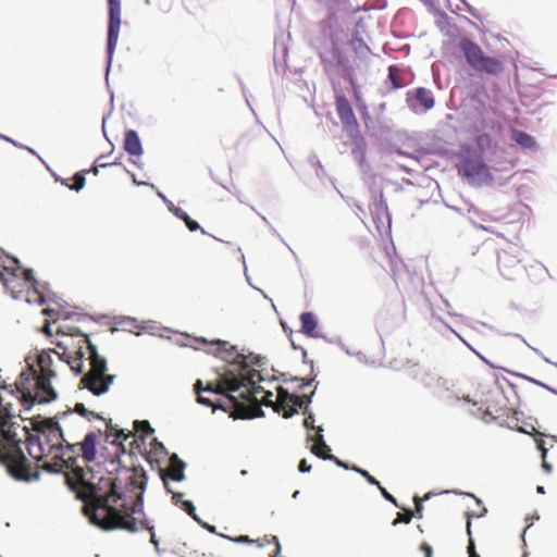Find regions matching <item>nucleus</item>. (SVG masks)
<instances>
[{
	"label": "nucleus",
	"mask_w": 557,
	"mask_h": 557,
	"mask_svg": "<svg viewBox=\"0 0 557 557\" xmlns=\"http://www.w3.org/2000/svg\"><path fill=\"white\" fill-rule=\"evenodd\" d=\"M124 474V480L108 475L95 483L87 478L84 468H78L67 476V486L84 502L83 512L90 523L106 531L121 529L135 533L138 528L128 500L136 497L141 502L147 476L137 468L126 469Z\"/></svg>",
	"instance_id": "obj_1"
},
{
	"label": "nucleus",
	"mask_w": 557,
	"mask_h": 557,
	"mask_svg": "<svg viewBox=\"0 0 557 557\" xmlns=\"http://www.w3.org/2000/svg\"><path fill=\"white\" fill-rule=\"evenodd\" d=\"M8 385H0V391ZM16 419L23 421L13 412L12 404L0 394V461L9 472L18 480H34L39 476V467L33 466L24 455L21 443L26 442V449L37 461L44 457L63 455L66 442L62 429L54 418L30 420V432L27 425H21Z\"/></svg>",
	"instance_id": "obj_2"
},
{
	"label": "nucleus",
	"mask_w": 557,
	"mask_h": 557,
	"mask_svg": "<svg viewBox=\"0 0 557 557\" xmlns=\"http://www.w3.org/2000/svg\"><path fill=\"white\" fill-rule=\"evenodd\" d=\"M248 385H194L197 401L213 410L221 409L234 419H252L263 416L253 393L243 391Z\"/></svg>",
	"instance_id": "obj_3"
},
{
	"label": "nucleus",
	"mask_w": 557,
	"mask_h": 557,
	"mask_svg": "<svg viewBox=\"0 0 557 557\" xmlns=\"http://www.w3.org/2000/svg\"><path fill=\"white\" fill-rule=\"evenodd\" d=\"M211 345L216 346L215 355L224 360L227 364V372L231 374L228 380L207 381L206 383H270L277 380L273 374L270 376L264 368L268 359L261 355L251 351L246 352L238 349L237 346L231 345L226 341L214 339Z\"/></svg>",
	"instance_id": "obj_4"
},
{
	"label": "nucleus",
	"mask_w": 557,
	"mask_h": 557,
	"mask_svg": "<svg viewBox=\"0 0 557 557\" xmlns=\"http://www.w3.org/2000/svg\"><path fill=\"white\" fill-rule=\"evenodd\" d=\"M101 435V430L91 431L85 435L83 442L81 443H66L65 451H63V455H55L52 457L51 461L44 462L40 468L48 472L54 473L63 472L64 470H71L64 473L65 482L67 483V476L73 475L74 470L79 468L76 466L78 458L76 453L78 450L82 453V458L85 462H92L97 457V444Z\"/></svg>",
	"instance_id": "obj_5"
},
{
	"label": "nucleus",
	"mask_w": 557,
	"mask_h": 557,
	"mask_svg": "<svg viewBox=\"0 0 557 557\" xmlns=\"http://www.w3.org/2000/svg\"><path fill=\"white\" fill-rule=\"evenodd\" d=\"M488 141L490 136L483 134L478 138L479 149H474L469 145L461 146L458 156L460 162L459 173L471 186L482 187L484 185H491L494 182V176L484 160L482 149V146Z\"/></svg>",
	"instance_id": "obj_6"
},
{
	"label": "nucleus",
	"mask_w": 557,
	"mask_h": 557,
	"mask_svg": "<svg viewBox=\"0 0 557 557\" xmlns=\"http://www.w3.org/2000/svg\"><path fill=\"white\" fill-rule=\"evenodd\" d=\"M244 392L253 393V399L264 406L273 407V409L277 412L283 411L284 418H289L294 413L297 412V408H302L308 406L310 399L308 396H298L295 394H289L286 389L282 387V385H277V397L276 401L272 400L273 394L271 392L264 391L262 385H248L247 387H243ZM262 411V409L260 408Z\"/></svg>",
	"instance_id": "obj_7"
},
{
	"label": "nucleus",
	"mask_w": 557,
	"mask_h": 557,
	"mask_svg": "<svg viewBox=\"0 0 557 557\" xmlns=\"http://www.w3.org/2000/svg\"><path fill=\"white\" fill-rule=\"evenodd\" d=\"M57 354L54 349L36 350L29 354L26 359L25 369L21 370L20 376L22 383H51L57 377V371L52 368V354Z\"/></svg>",
	"instance_id": "obj_8"
},
{
	"label": "nucleus",
	"mask_w": 557,
	"mask_h": 557,
	"mask_svg": "<svg viewBox=\"0 0 557 557\" xmlns=\"http://www.w3.org/2000/svg\"><path fill=\"white\" fill-rule=\"evenodd\" d=\"M458 47L467 63L478 73L497 75L504 69L503 63L495 57L484 53L482 48L472 39L462 37Z\"/></svg>",
	"instance_id": "obj_9"
},
{
	"label": "nucleus",
	"mask_w": 557,
	"mask_h": 557,
	"mask_svg": "<svg viewBox=\"0 0 557 557\" xmlns=\"http://www.w3.org/2000/svg\"><path fill=\"white\" fill-rule=\"evenodd\" d=\"M467 400L472 401L475 406L479 405L478 412L474 414H480V418L486 423L502 417L506 409V397L500 385H484L479 399L467 398Z\"/></svg>",
	"instance_id": "obj_10"
},
{
	"label": "nucleus",
	"mask_w": 557,
	"mask_h": 557,
	"mask_svg": "<svg viewBox=\"0 0 557 557\" xmlns=\"http://www.w3.org/2000/svg\"><path fill=\"white\" fill-rule=\"evenodd\" d=\"M108 1V26H107V66H106V83L109 87V74L111 71L113 55L120 36L121 28V0H107Z\"/></svg>",
	"instance_id": "obj_11"
},
{
	"label": "nucleus",
	"mask_w": 557,
	"mask_h": 557,
	"mask_svg": "<svg viewBox=\"0 0 557 557\" xmlns=\"http://www.w3.org/2000/svg\"><path fill=\"white\" fill-rule=\"evenodd\" d=\"M336 111L343 125V131L347 135H356L359 133V124L355 112L344 95H336L335 97Z\"/></svg>",
	"instance_id": "obj_12"
},
{
	"label": "nucleus",
	"mask_w": 557,
	"mask_h": 557,
	"mask_svg": "<svg viewBox=\"0 0 557 557\" xmlns=\"http://www.w3.org/2000/svg\"><path fill=\"white\" fill-rule=\"evenodd\" d=\"M7 259H10L12 263L16 265V268H11L3 262V272L5 273L7 277L9 278L10 283L12 281H15L18 277L17 271L23 270V280L25 283L30 284V288L28 289V294L32 292H39L38 288V280L35 277V273L33 269L24 268L21 263V260L17 257L14 256H5Z\"/></svg>",
	"instance_id": "obj_13"
},
{
	"label": "nucleus",
	"mask_w": 557,
	"mask_h": 557,
	"mask_svg": "<svg viewBox=\"0 0 557 557\" xmlns=\"http://www.w3.org/2000/svg\"><path fill=\"white\" fill-rule=\"evenodd\" d=\"M414 101L418 102L424 111L431 110L435 104L433 92L425 87H418L414 90H408L406 92V102L412 111H416Z\"/></svg>",
	"instance_id": "obj_14"
},
{
	"label": "nucleus",
	"mask_w": 557,
	"mask_h": 557,
	"mask_svg": "<svg viewBox=\"0 0 557 557\" xmlns=\"http://www.w3.org/2000/svg\"><path fill=\"white\" fill-rule=\"evenodd\" d=\"M89 363L95 377L92 380L83 377L79 383H114L116 376L107 373L108 364L106 358L99 355L89 360Z\"/></svg>",
	"instance_id": "obj_15"
},
{
	"label": "nucleus",
	"mask_w": 557,
	"mask_h": 557,
	"mask_svg": "<svg viewBox=\"0 0 557 557\" xmlns=\"http://www.w3.org/2000/svg\"><path fill=\"white\" fill-rule=\"evenodd\" d=\"M352 140L351 154L358 162L360 170L367 174L370 171V165L366 160L367 156V144L364 138L360 135V132L356 135H348Z\"/></svg>",
	"instance_id": "obj_16"
},
{
	"label": "nucleus",
	"mask_w": 557,
	"mask_h": 557,
	"mask_svg": "<svg viewBox=\"0 0 557 557\" xmlns=\"http://www.w3.org/2000/svg\"><path fill=\"white\" fill-rule=\"evenodd\" d=\"M123 149L129 156L139 157L144 153L141 140L139 138L137 131H135V129L125 131L124 138H123Z\"/></svg>",
	"instance_id": "obj_17"
},
{
	"label": "nucleus",
	"mask_w": 557,
	"mask_h": 557,
	"mask_svg": "<svg viewBox=\"0 0 557 557\" xmlns=\"http://www.w3.org/2000/svg\"><path fill=\"white\" fill-rule=\"evenodd\" d=\"M184 468L185 463L177 457V455L174 454L171 456L169 467L162 475L164 485L168 486V479L176 482L182 481L185 478Z\"/></svg>",
	"instance_id": "obj_18"
},
{
	"label": "nucleus",
	"mask_w": 557,
	"mask_h": 557,
	"mask_svg": "<svg viewBox=\"0 0 557 557\" xmlns=\"http://www.w3.org/2000/svg\"><path fill=\"white\" fill-rule=\"evenodd\" d=\"M38 288L39 292H32L33 294L37 295L36 299H32L29 296L26 298V301L28 304H37L39 306L45 305L46 302H55L59 304L54 292L51 290L50 284L48 282L40 283L38 281Z\"/></svg>",
	"instance_id": "obj_19"
},
{
	"label": "nucleus",
	"mask_w": 557,
	"mask_h": 557,
	"mask_svg": "<svg viewBox=\"0 0 557 557\" xmlns=\"http://www.w3.org/2000/svg\"><path fill=\"white\" fill-rule=\"evenodd\" d=\"M34 393L28 392L32 403L46 404L57 398V393L52 385H33Z\"/></svg>",
	"instance_id": "obj_20"
},
{
	"label": "nucleus",
	"mask_w": 557,
	"mask_h": 557,
	"mask_svg": "<svg viewBox=\"0 0 557 557\" xmlns=\"http://www.w3.org/2000/svg\"><path fill=\"white\" fill-rule=\"evenodd\" d=\"M323 429L321 426H318V433L314 437L309 436L311 441H314V444L311 447V451L318 456L321 459H335V456L330 454V447L326 445V443L323 440L322 435Z\"/></svg>",
	"instance_id": "obj_21"
},
{
	"label": "nucleus",
	"mask_w": 557,
	"mask_h": 557,
	"mask_svg": "<svg viewBox=\"0 0 557 557\" xmlns=\"http://www.w3.org/2000/svg\"><path fill=\"white\" fill-rule=\"evenodd\" d=\"M113 436V443L116 441H121L120 445H122V441H126L129 437H133V442L131 443V449H134V446L136 448H139L138 438L136 435L128 431L127 433L123 429H119L117 425H114L111 423V421L107 424V437Z\"/></svg>",
	"instance_id": "obj_22"
},
{
	"label": "nucleus",
	"mask_w": 557,
	"mask_h": 557,
	"mask_svg": "<svg viewBox=\"0 0 557 557\" xmlns=\"http://www.w3.org/2000/svg\"><path fill=\"white\" fill-rule=\"evenodd\" d=\"M301 323V332L310 337H318L315 329L318 326V319L313 312L306 311L299 317Z\"/></svg>",
	"instance_id": "obj_23"
},
{
	"label": "nucleus",
	"mask_w": 557,
	"mask_h": 557,
	"mask_svg": "<svg viewBox=\"0 0 557 557\" xmlns=\"http://www.w3.org/2000/svg\"><path fill=\"white\" fill-rule=\"evenodd\" d=\"M511 139L518 144L519 146L523 148H534L536 147V141L530 134L519 131V129H512L511 131Z\"/></svg>",
	"instance_id": "obj_24"
},
{
	"label": "nucleus",
	"mask_w": 557,
	"mask_h": 557,
	"mask_svg": "<svg viewBox=\"0 0 557 557\" xmlns=\"http://www.w3.org/2000/svg\"><path fill=\"white\" fill-rule=\"evenodd\" d=\"M385 84L389 90H397L404 87V83L400 79V70L396 65H391L388 67Z\"/></svg>",
	"instance_id": "obj_25"
},
{
	"label": "nucleus",
	"mask_w": 557,
	"mask_h": 557,
	"mask_svg": "<svg viewBox=\"0 0 557 557\" xmlns=\"http://www.w3.org/2000/svg\"><path fill=\"white\" fill-rule=\"evenodd\" d=\"M72 412H75L84 417L88 421H91L92 419L103 420V418L99 413L87 409L84 403H76L73 410L64 411L62 413V417L70 416Z\"/></svg>",
	"instance_id": "obj_26"
},
{
	"label": "nucleus",
	"mask_w": 557,
	"mask_h": 557,
	"mask_svg": "<svg viewBox=\"0 0 557 557\" xmlns=\"http://www.w3.org/2000/svg\"><path fill=\"white\" fill-rule=\"evenodd\" d=\"M349 44L354 52L360 58H366L370 52L369 46L364 42L358 32L352 35Z\"/></svg>",
	"instance_id": "obj_27"
},
{
	"label": "nucleus",
	"mask_w": 557,
	"mask_h": 557,
	"mask_svg": "<svg viewBox=\"0 0 557 557\" xmlns=\"http://www.w3.org/2000/svg\"><path fill=\"white\" fill-rule=\"evenodd\" d=\"M4 259H7V258L3 256H0V268H3V262H5ZM0 282L2 283L5 292L11 294L13 299H15V300L21 299L22 290H15L14 288L11 287L9 278L7 277L5 273L1 269H0Z\"/></svg>",
	"instance_id": "obj_28"
},
{
	"label": "nucleus",
	"mask_w": 557,
	"mask_h": 557,
	"mask_svg": "<svg viewBox=\"0 0 557 557\" xmlns=\"http://www.w3.org/2000/svg\"><path fill=\"white\" fill-rule=\"evenodd\" d=\"M73 334L74 335H79V336L84 337V339H85V342L87 344V350H88V354H89V360H91L96 356H99L97 346L90 341V337H89L88 334L84 333L78 327H73Z\"/></svg>",
	"instance_id": "obj_29"
},
{
	"label": "nucleus",
	"mask_w": 557,
	"mask_h": 557,
	"mask_svg": "<svg viewBox=\"0 0 557 557\" xmlns=\"http://www.w3.org/2000/svg\"><path fill=\"white\" fill-rule=\"evenodd\" d=\"M89 173L88 170H83V171H79V172H76L73 176V180L75 182L74 185H72L70 187L71 190H75V191H81L85 188L86 186V177L85 175Z\"/></svg>",
	"instance_id": "obj_30"
},
{
	"label": "nucleus",
	"mask_w": 557,
	"mask_h": 557,
	"mask_svg": "<svg viewBox=\"0 0 557 557\" xmlns=\"http://www.w3.org/2000/svg\"><path fill=\"white\" fill-rule=\"evenodd\" d=\"M83 359H84V351L82 350V348H79L77 350V357L74 358L73 360L69 361L67 366L71 368V370L75 374L83 373V368H84Z\"/></svg>",
	"instance_id": "obj_31"
},
{
	"label": "nucleus",
	"mask_w": 557,
	"mask_h": 557,
	"mask_svg": "<svg viewBox=\"0 0 557 557\" xmlns=\"http://www.w3.org/2000/svg\"><path fill=\"white\" fill-rule=\"evenodd\" d=\"M110 385H83L79 386V392L87 389L92 396H100L109 391Z\"/></svg>",
	"instance_id": "obj_32"
},
{
	"label": "nucleus",
	"mask_w": 557,
	"mask_h": 557,
	"mask_svg": "<svg viewBox=\"0 0 557 557\" xmlns=\"http://www.w3.org/2000/svg\"><path fill=\"white\" fill-rule=\"evenodd\" d=\"M134 431L135 433H141L143 435H150L153 433V429L151 428L150 423L146 420L134 421Z\"/></svg>",
	"instance_id": "obj_33"
},
{
	"label": "nucleus",
	"mask_w": 557,
	"mask_h": 557,
	"mask_svg": "<svg viewBox=\"0 0 557 557\" xmlns=\"http://www.w3.org/2000/svg\"><path fill=\"white\" fill-rule=\"evenodd\" d=\"M467 516H468V519H467V533L470 536L469 545H468V554H469V557H480V555L475 552L474 542L471 539V517H470L469 513H467Z\"/></svg>",
	"instance_id": "obj_34"
},
{
	"label": "nucleus",
	"mask_w": 557,
	"mask_h": 557,
	"mask_svg": "<svg viewBox=\"0 0 557 557\" xmlns=\"http://www.w3.org/2000/svg\"><path fill=\"white\" fill-rule=\"evenodd\" d=\"M413 517L412 510H405V512H398L397 517L392 522L393 525H397L398 523H409Z\"/></svg>",
	"instance_id": "obj_35"
},
{
	"label": "nucleus",
	"mask_w": 557,
	"mask_h": 557,
	"mask_svg": "<svg viewBox=\"0 0 557 557\" xmlns=\"http://www.w3.org/2000/svg\"><path fill=\"white\" fill-rule=\"evenodd\" d=\"M182 221L185 223L186 227L190 232H196V231L200 230L203 234L206 233L205 230L201 228L200 224L196 220L191 219L188 213Z\"/></svg>",
	"instance_id": "obj_36"
},
{
	"label": "nucleus",
	"mask_w": 557,
	"mask_h": 557,
	"mask_svg": "<svg viewBox=\"0 0 557 557\" xmlns=\"http://www.w3.org/2000/svg\"><path fill=\"white\" fill-rule=\"evenodd\" d=\"M310 163L315 168V174L318 177H322L325 174L324 166L319 160L317 154H312L309 158Z\"/></svg>",
	"instance_id": "obj_37"
},
{
	"label": "nucleus",
	"mask_w": 557,
	"mask_h": 557,
	"mask_svg": "<svg viewBox=\"0 0 557 557\" xmlns=\"http://www.w3.org/2000/svg\"><path fill=\"white\" fill-rule=\"evenodd\" d=\"M351 469L354 471L358 472L359 474H361L368 481V483L375 485V486H380V482L373 475H371L367 470L360 469L358 467H352Z\"/></svg>",
	"instance_id": "obj_38"
},
{
	"label": "nucleus",
	"mask_w": 557,
	"mask_h": 557,
	"mask_svg": "<svg viewBox=\"0 0 557 557\" xmlns=\"http://www.w3.org/2000/svg\"><path fill=\"white\" fill-rule=\"evenodd\" d=\"M182 508L190 516L193 517L195 520H197V516H196V508L194 506V504L190 502V500H183L182 502Z\"/></svg>",
	"instance_id": "obj_39"
},
{
	"label": "nucleus",
	"mask_w": 557,
	"mask_h": 557,
	"mask_svg": "<svg viewBox=\"0 0 557 557\" xmlns=\"http://www.w3.org/2000/svg\"><path fill=\"white\" fill-rule=\"evenodd\" d=\"M263 541L268 544H270V543L275 544V550H274V554L272 557H277L281 554V545H280L278 539L276 536H274V535H272L271 537L265 536L263 539Z\"/></svg>",
	"instance_id": "obj_40"
},
{
	"label": "nucleus",
	"mask_w": 557,
	"mask_h": 557,
	"mask_svg": "<svg viewBox=\"0 0 557 557\" xmlns=\"http://www.w3.org/2000/svg\"><path fill=\"white\" fill-rule=\"evenodd\" d=\"M377 488L380 490V492H381L382 496H383L386 500L391 502V503H392V504H394L396 507H399V505H398V503H397L396 498H395L392 494H389V493L386 491V488H385V487H383V486L380 484V486H377Z\"/></svg>",
	"instance_id": "obj_41"
},
{
	"label": "nucleus",
	"mask_w": 557,
	"mask_h": 557,
	"mask_svg": "<svg viewBox=\"0 0 557 557\" xmlns=\"http://www.w3.org/2000/svg\"><path fill=\"white\" fill-rule=\"evenodd\" d=\"M170 212H172L177 219L181 221L186 216L187 212H185L180 207H176L175 205H171V208L169 209Z\"/></svg>",
	"instance_id": "obj_42"
},
{
	"label": "nucleus",
	"mask_w": 557,
	"mask_h": 557,
	"mask_svg": "<svg viewBox=\"0 0 557 557\" xmlns=\"http://www.w3.org/2000/svg\"><path fill=\"white\" fill-rule=\"evenodd\" d=\"M463 2H465V4H466V7H467V11H468V13H469L472 17H474L475 20H478V21L482 22L483 17H482V15L479 13V11H478L475 8H473L472 5H470L469 3H467L466 1H463Z\"/></svg>",
	"instance_id": "obj_43"
},
{
	"label": "nucleus",
	"mask_w": 557,
	"mask_h": 557,
	"mask_svg": "<svg viewBox=\"0 0 557 557\" xmlns=\"http://www.w3.org/2000/svg\"><path fill=\"white\" fill-rule=\"evenodd\" d=\"M304 425L306 429H311V430H317L318 431V426L314 425V417L312 413H309L305 420H304Z\"/></svg>",
	"instance_id": "obj_44"
},
{
	"label": "nucleus",
	"mask_w": 557,
	"mask_h": 557,
	"mask_svg": "<svg viewBox=\"0 0 557 557\" xmlns=\"http://www.w3.org/2000/svg\"><path fill=\"white\" fill-rule=\"evenodd\" d=\"M420 550L424 554L425 557H432L433 556V549H432V547L426 542H423L420 545Z\"/></svg>",
	"instance_id": "obj_45"
},
{
	"label": "nucleus",
	"mask_w": 557,
	"mask_h": 557,
	"mask_svg": "<svg viewBox=\"0 0 557 557\" xmlns=\"http://www.w3.org/2000/svg\"><path fill=\"white\" fill-rule=\"evenodd\" d=\"M128 323L131 324L132 326H139L138 324V321L136 318H133V317H121V320L119 321V323Z\"/></svg>",
	"instance_id": "obj_46"
},
{
	"label": "nucleus",
	"mask_w": 557,
	"mask_h": 557,
	"mask_svg": "<svg viewBox=\"0 0 557 557\" xmlns=\"http://www.w3.org/2000/svg\"><path fill=\"white\" fill-rule=\"evenodd\" d=\"M413 502H414V505H416V512L421 518L422 517V510H423L422 499L419 498L418 496H414Z\"/></svg>",
	"instance_id": "obj_47"
},
{
	"label": "nucleus",
	"mask_w": 557,
	"mask_h": 557,
	"mask_svg": "<svg viewBox=\"0 0 557 557\" xmlns=\"http://www.w3.org/2000/svg\"><path fill=\"white\" fill-rule=\"evenodd\" d=\"M0 138H1L2 140L7 141V143L12 144L13 146H15V147H17V148H23V147H24V145H23V144H21V143L16 141L15 139H13V138H11V137H9V136H5V135L0 134Z\"/></svg>",
	"instance_id": "obj_48"
},
{
	"label": "nucleus",
	"mask_w": 557,
	"mask_h": 557,
	"mask_svg": "<svg viewBox=\"0 0 557 557\" xmlns=\"http://www.w3.org/2000/svg\"><path fill=\"white\" fill-rule=\"evenodd\" d=\"M22 149H26L29 153L38 157V159L46 165L47 170L50 171V166L45 162V160L36 152L35 149H33L32 147H28V146H25L22 148Z\"/></svg>",
	"instance_id": "obj_49"
},
{
	"label": "nucleus",
	"mask_w": 557,
	"mask_h": 557,
	"mask_svg": "<svg viewBox=\"0 0 557 557\" xmlns=\"http://www.w3.org/2000/svg\"><path fill=\"white\" fill-rule=\"evenodd\" d=\"M311 469V466L307 462L306 459H301L299 465H298V470L300 472H309Z\"/></svg>",
	"instance_id": "obj_50"
},
{
	"label": "nucleus",
	"mask_w": 557,
	"mask_h": 557,
	"mask_svg": "<svg viewBox=\"0 0 557 557\" xmlns=\"http://www.w3.org/2000/svg\"><path fill=\"white\" fill-rule=\"evenodd\" d=\"M230 540L236 542V543H255L256 541L249 539V536L247 535H240L238 537H235V539H232V537H228Z\"/></svg>",
	"instance_id": "obj_51"
},
{
	"label": "nucleus",
	"mask_w": 557,
	"mask_h": 557,
	"mask_svg": "<svg viewBox=\"0 0 557 557\" xmlns=\"http://www.w3.org/2000/svg\"><path fill=\"white\" fill-rule=\"evenodd\" d=\"M154 321H151V320H148V321H145L143 322L140 329L144 330V331H152L154 330Z\"/></svg>",
	"instance_id": "obj_52"
},
{
	"label": "nucleus",
	"mask_w": 557,
	"mask_h": 557,
	"mask_svg": "<svg viewBox=\"0 0 557 557\" xmlns=\"http://www.w3.org/2000/svg\"><path fill=\"white\" fill-rule=\"evenodd\" d=\"M158 197L165 203L168 209L171 208V205H174L162 191H157Z\"/></svg>",
	"instance_id": "obj_53"
},
{
	"label": "nucleus",
	"mask_w": 557,
	"mask_h": 557,
	"mask_svg": "<svg viewBox=\"0 0 557 557\" xmlns=\"http://www.w3.org/2000/svg\"><path fill=\"white\" fill-rule=\"evenodd\" d=\"M133 183L137 186H149L151 188H154V185L148 182H141L140 180H137L135 174H132Z\"/></svg>",
	"instance_id": "obj_54"
},
{
	"label": "nucleus",
	"mask_w": 557,
	"mask_h": 557,
	"mask_svg": "<svg viewBox=\"0 0 557 557\" xmlns=\"http://www.w3.org/2000/svg\"><path fill=\"white\" fill-rule=\"evenodd\" d=\"M511 374L515 375V376H518V377H522L523 380H527L529 383H532V384L542 383L541 381H539L536 379H533V377H530L528 375H523V374L515 373V372H512Z\"/></svg>",
	"instance_id": "obj_55"
},
{
	"label": "nucleus",
	"mask_w": 557,
	"mask_h": 557,
	"mask_svg": "<svg viewBox=\"0 0 557 557\" xmlns=\"http://www.w3.org/2000/svg\"><path fill=\"white\" fill-rule=\"evenodd\" d=\"M494 380L495 383H502L504 381L505 383H510L506 376L502 372H495L494 373Z\"/></svg>",
	"instance_id": "obj_56"
},
{
	"label": "nucleus",
	"mask_w": 557,
	"mask_h": 557,
	"mask_svg": "<svg viewBox=\"0 0 557 557\" xmlns=\"http://www.w3.org/2000/svg\"><path fill=\"white\" fill-rule=\"evenodd\" d=\"M74 317H76V321H82L83 319L87 318L86 314H82V313H67L64 315L65 319H74Z\"/></svg>",
	"instance_id": "obj_57"
},
{
	"label": "nucleus",
	"mask_w": 557,
	"mask_h": 557,
	"mask_svg": "<svg viewBox=\"0 0 557 557\" xmlns=\"http://www.w3.org/2000/svg\"><path fill=\"white\" fill-rule=\"evenodd\" d=\"M140 524H141V527H144V528L148 529V530L151 532V543H153V544L157 546V545H158V542H157V540H156V535H154V533H153V531H152L153 529H152L151 527H148V524H147V523H145L144 521H141V522H140Z\"/></svg>",
	"instance_id": "obj_58"
},
{
	"label": "nucleus",
	"mask_w": 557,
	"mask_h": 557,
	"mask_svg": "<svg viewBox=\"0 0 557 557\" xmlns=\"http://www.w3.org/2000/svg\"><path fill=\"white\" fill-rule=\"evenodd\" d=\"M537 448L542 451V459H545L547 455V449L545 448L543 441L537 442Z\"/></svg>",
	"instance_id": "obj_59"
},
{
	"label": "nucleus",
	"mask_w": 557,
	"mask_h": 557,
	"mask_svg": "<svg viewBox=\"0 0 557 557\" xmlns=\"http://www.w3.org/2000/svg\"><path fill=\"white\" fill-rule=\"evenodd\" d=\"M379 206L382 207L386 211L388 222L391 223L392 218H391V214L388 213L387 206H386L385 201L383 200V194H381V200L379 202Z\"/></svg>",
	"instance_id": "obj_60"
},
{
	"label": "nucleus",
	"mask_w": 557,
	"mask_h": 557,
	"mask_svg": "<svg viewBox=\"0 0 557 557\" xmlns=\"http://www.w3.org/2000/svg\"><path fill=\"white\" fill-rule=\"evenodd\" d=\"M292 382H293V383H295V382H296V383H302V384H306V383H313V382H314V377H313V379H311L310 381H308L307 379H300V377H298V376H294V377L292 379Z\"/></svg>",
	"instance_id": "obj_61"
},
{
	"label": "nucleus",
	"mask_w": 557,
	"mask_h": 557,
	"mask_svg": "<svg viewBox=\"0 0 557 557\" xmlns=\"http://www.w3.org/2000/svg\"><path fill=\"white\" fill-rule=\"evenodd\" d=\"M120 164H121L120 158H116L113 162L102 163V164H100V166L108 168V166L120 165Z\"/></svg>",
	"instance_id": "obj_62"
},
{
	"label": "nucleus",
	"mask_w": 557,
	"mask_h": 557,
	"mask_svg": "<svg viewBox=\"0 0 557 557\" xmlns=\"http://www.w3.org/2000/svg\"><path fill=\"white\" fill-rule=\"evenodd\" d=\"M42 314L44 315H47V317H52L55 314V310L54 309H51V308H45L42 310Z\"/></svg>",
	"instance_id": "obj_63"
},
{
	"label": "nucleus",
	"mask_w": 557,
	"mask_h": 557,
	"mask_svg": "<svg viewBox=\"0 0 557 557\" xmlns=\"http://www.w3.org/2000/svg\"><path fill=\"white\" fill-rule=\"evenodd\" d=\"M100 164H98L96 161H95V164L92 165V168L90 170H88L89 172H92L94 175H98L99 174V169H100Z\"/></svg>",
	"instance_id": "obj_64"
}]
</instances>
